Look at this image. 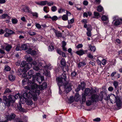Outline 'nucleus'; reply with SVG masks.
Wrapping results in <instances>:
<instances>
[{
	"instance_id": "51",
	"label": "nucleus",
	"mask_w": 122,
	"mask_h": 122,
	"mask_svg": "<svg viewBox=\"0 0 122 122\" xmlns=\"http://www.w3.org/2000/svg\"><path fill=\"white\" fill-rule=\"evenodd\" d=\"M54 4V2L52 1H51L49 2H48L47 1V5L49 6H51L53 5Z\"/></svg>"
},
{
	"instance_id": "60",
	"label": "nucleus",
	"mask_w": 122,
	"mask_h": 122,
	"mask_svg": "<svg viewBox=\"0 0 122 122\" xmlns=\"http://www.w3.org/2000/svg\"><path fill=\"white\" fill-rule=\"evenodd\" d=\"M36 26L38 29H40L41 28V25L38 23L36 24Z\"/></svg>"
},
{
	"instance_id": "7",
	"label": "nucleus",
	"mask_w": 122,
	"mask_h": 122,
	"mask_svg": "<svg viewBox=\"0 0 122 122\" xmlns=\"http://www.w3.org/2000/svg\"><path fill=\"white\" fill-rule=\"evenodd\" d=\"M113 21L112 24L115 26H117L122 24V18H118L117 16H114L113 18Z\"/></svg>"
},
{
	"instance_id": "58",
	"label": "nucleus",
	"mask_w": 122,
	"mask_h": 122,
	"mask_svg": "<svg viewBox=\"0 0 122 122\" xmlns=\"http://www.w3.org/2000/svg\"><path fill=\"white\" fill-rule=\"evenodd\" d=\"M58 19V17L56 16H54L52 17V20L56 21Z\"/></svg>"
},
{
	"instance_id": "57",
	"label": "nucleus",
	"mask_w": 122,
	"mask_h": 122,
	"mask_svg": "<svg viewBox=\"0 0 122 122\" xmlns=\"http://www.w3.org/2000/svg\"><path fill=\"white\" fill-rule=\"evenodd\" d=\"M81 89V85H78L77 88L76 89L75 91L77 92H78Z\"/></svg>"
},
{
	"instance_id": "15",
	"label": "nucleus",
	"mask_w": 122,
	"mask_h": 122,
	"mask_svg": "<svg viewBox=\"0 0 122 122\" xmlns=\"http://www.w3.org/2000/svg\"><path fill=\"white\" fill-rule=\"evenodd\" d=\"M28 54H30L31 55H34L36 54V52L34 51H32L30 48L29 49L26 51Z\"/></svg>"
},
{
	"instance_id": "59",
	"label": "nucleus",
	"mask_w": 122,
	"mask_h": 122,
	"mask_svg": "<svg viewBox=\"0 0 122 122\" xmlns=\"http://www.w3.org/2000/svg\"><path fill=\"white\" fill-rule=\"evenodd\" d=\"M11 91L8 88H7L5 90L4 92V94H5L7 93H9L11 92Z\"/></svg>"
},
{
	"instance_id": "18",
	"label": "nucleus",
	"mask_w": 122,
	"mask_h": 122,
	"mask_svg": "<svg viewBox=\"0 0 122 122\" xmlns=\"http://www.w3.org/2000/svg\"><path fill=\"white\" fill-rule=\"evenodd\" d=\"M25 59H26V61L27 62H31L32 61V58L28 55L25 56Z\"/></svg>"
},
{
	"instance_id": "20",
	"label": "nucleus",
	"mask_w": 122,
	"mask_h": 122,
	"mask_svg": "<svg viewBox=\"0 0 122 122\" xmlns=\"http://www.w3.org/2000/svg\"><path fill=\"white\" fill-rule=\"evenodd\" d=\"M89 48L90 49L89 50H91V51H92L93 52L95 51L96 48L95 46H92L91 45L89 44L88 46Z\"/></svg>"
},
{
	"instance_id": "40",
	"label": "nucleus",
	"mask_w": 122,
	"mask_h": 122,
	"mask_svg": "<svg viewBox=\"0 0 122 122\" xmlns=\"http://www.w3.org/2000/svg\"><path fill=\"white\" fill-rule=\"evenodd\" d=\"M28 34L30 36H33L36 35V33L34 31H30L28 32Z\"/></svg>"
},
{
	"instance_id": "41",
	"label": "nucleus",
	"mask_w": 122,
	"mask_h": 122,
	"mask_svg": "<svg viewBox=\"0 0 122 122\" xmlns=\"http://www.w3.org/2000/svg\"><path fill=\"white\" fill-rule=\"evenodd\" d=\"M65 9L61 8L58 10V12L59 13H62L63 12H65Z\"/></svg>"
},
{
	"instance_id": "53",
	"label": "nucleus",
	"mask_w": 122,
	"mask_h": 122,
	"mask_svg": "<svg viewBox=\"0 0 122 122\" xmlns=\"http://www.w3.org/2000/svg\"><path fill=\"white\" fill-rule=\"evenodd\" d=\"M74 19L73 18H72V19L70 20H68V24H72L74 22Z\"/></svg>"
},
{
	"instance_id": "11",
	"label": "nucleus",
	"mask_w": 122,
	"mask_h": 122,
	"mask_svg": "<svg viewBox=\"0 0 122 122\" xmlns=\"http://www.w3.org/2000/svg\"><path fill=\"white\" fill-rule=\"evenodd\" d=\"M15 116V115L13 113H12L9 115H7V120L8 121H11L14 118Z\"/></svg>"
},
{
	"instance_id": "44",
	"label": "nucleus",
	"mask_w": 122,
	"mask_h": 122,
	"mask_svg": "<svg viewBox=\"0 0 122 122\" xmlns=\"http://www.w3.org/2000/svg\"><path fill=\"white\" fill-rule=\"evenodd\" d=\"M5 71H9L10 70V68L8 66L6 65L5 67Z\"/></svg>"
},
{
	"instance_id": "12",
	"label": "nucleus",
	"mask_w": 122,
	"mask_h": 122,
	"mask_svg": "<svg viewBox=\"0 0 122 122\" xmlns=\"http://www.w3.org/2000/svg\"><path fill=\"white\" fill-rule=\"evenodd\" d=\"M32 66V64L30 63H26L25 67L24 68V71H26L30 69Z\"/></svg>"
},
{
	"instance_id": "61",
	"label": "nucleus",
	"mask_w": 122,
	"mask_h": 122,
	"mask_svg": "<svg viewBox=\"0 0 122 122\" xmlns=\"http://www.w3.org/2000/svg\"><path fill=\"white\" fill-rule=\"evenodd\" d=\"M96 62L98 65L101 66L102 62L101 61H100L98 59L96 60Z\"/></svg>"
},
{
	"instance_id": "63",
	"label": "nucleus",
	"mask_w": 122,
	"mask_h": 122,
	"mask_svg": "<svg viewBox=\"0 0 122 122\" xmlns=\"http://www.w3.org/2000/svg\"><path fill=\"white\" fill-rule=\"evenodd\" d=\"M82 46L83 45L82 44H79L77 46L76 48H79L82 47Z\"/></svg>"
},
{
	"instance_id": "64",
	"label": "nucleus",
	"mask_w": 122,
	"mask_h": 122,
	"mask_svg": "<svg viewBox=\"0 0 122 122\" xmlns=\"http://www.w3.org/2000/svg\"><path fill=\"white\" fill-rule=\"evenodd\" d=\"M108 90L109 91L111 92L113 90V88L112 86H110L108 87Z\"/></svg>"
},
{
	"instance_id": "24",
	"label": "nucleus",
	"mask_w": 122,
	"mask_h": 122,
	"mask_svg": "<svg viewBox=\"0 0 122 122\" xmlns=\"http://www.w3.org/2000/svg\"><path fill=\"white\" fill-rule=\"evenodd\" d=\"M9 78L10 81H13L15 79V77L14 76L11 74L9 75Z\"/></svg>"
},
{
	"instance_id": "1",
	"label": "nucleus",
	"mask_w": 122,
	"mask_h": 122,
	"mask_svg": "<svg viewBox=\"0 0 122 122\" xmlns=\"http://www.w3.org/2000/svg\"><path fill=\"white\" fill-rule=\"evenodd\" d=\"M47 86V84L44 83L42 85L39 86L35 83H32L31 81H28L27 86H25V88L26 89H30L34 92V94L36 97L39 95L40 93V90H42L46 88Z\"/></svg>"
},
{
	"instance_id": "30",
	"label": "nucleus",
	"mask_w": 122,
	"mask_h": 122,
	"mask_svg": "<svg viewBox=\"0 0 122 122\" xmlns=\"http://www.w3.org/2000/svg\"><path fill=\"white\" fill-rule=\"evenodd\" d=\"M6 32H7L8 33H9L10 35L13 34L14 33L13 31L11 30H10L8 29H6L5 30Z\"/></svg>"
},
{
	"instance_id": "46",
	"label": "nucleus",
	"mask_w": 122,
	"mask_h": 122,
	"mask_svg": "<svg viewBox=\"0 0 122 122\" xmlns=\"http://www.w3.org/2000/svg\"><path fill=\"white\" fill-rule=\"evenodd\" d=\"M26 64V62L25 61H22L21 62L20 66L22 67H24Z\"/></svg>"
},
{
	"instance_id": "9",
	"label": "nucleus",
	"mask_w": 122,
	"mask_h": 122,
	"mask_svg": "<svg viewBox=\"0 0 122 122\" xmlns=\"http://www.w3.org/2000/svg\"><path fill=\"white\" fill-rule=\"evenodd\" d=\"M96 91L93 89L90 90L88 88H86L85 89L84 94L85 95L87 96L89 95L90 96H91L92 94H97L96 93Z\"/></svg>"
},
{
	"instance_id": "5",
	"label": "nucleus",
	"mask_w": 122,
	"mask_h": 122,
	"mask_svg": "<svg viewBox=\"0 0 122 122\" xmlns=\"http://www.w3.org/2000/svg\"><path fill=\"white\" fill-rule=\"evenodd\" d=\"M99 96L97 94H92V96L87 99L86 102V105L88 106L91 105L93 102L98 101Z\"/></svg>"
},
{
	"instance_id": "56",
	"label": "nucleus",
	"mask_w": 122,
	"mask_h": 122,
	"mask_svg": "<svg viewBox=\"0 0 122 122\" xmlns=\"http://www.w3.org/2000/svg\"><path fill=\"white\" fill-rule=\"evenodd\" d=\"M20 44H18L16 46V47L15 49V50L17 51H19L20 50Z\"/></svg>"
},
{
	"instance_id": "8",
	"label": "nucleus",
	"mask_w": 122,
	"mask_h": 122,
	"mask_svg": "<svg viewBox=\"0 0 122 122\" xmlns=\"http://www.w3.org/2000/svg\"><path fill=\"white\" fill-rule=\"evenodd\" d=\"M3 100L5 102V104L7 106H9L10 105V103L14 102L15 100L12 99V97L11 96H9L8 99L5 96L3 97Z\"/></svg>"
},
{
	"instance_id": "62",
	"label": "nucleus",
	"mask_w": 122,
	"mask_h": 122,
	"mask_svg": "<svg viewBox=\"0 0 122 122\" xmlns=\"http://www.w3.org/2000/svg\"><path fill=\"white\" fill-rule=\"evenodd\" d=\"M33 16L36 17H38V14L36 12L32 13Z\"/></svg>"
},
{
	"instance_id": "32",
	"label": "nucleus",
	"mask_w": 122,
	"mask_h": 122,
	"mask_svg": "<svg viewBox=\"0 0 122 122\" xmlns=\"http://www.w3.org/2000/svg\"><path fill=\"white\" fill-rule=\"evenodd\" d=\"M18 75H20L23 73L24 72H26V71H24V69H23V70L21 69H20L18 70Z\"/></svg>"
},
{
	"instance_id": "43",
	"label": "nucleus",
	"mask_w": 122,
	"mask_h": 122,
	"mask_svg": "<svg viewBox=\"0 0 122 122\" xmlns=\"http://www.w3.org/2000/svg\"><path fill=\"white\" fill-rule=\"evenodd\" d=\"M113 84L115 88H116L118 86V82L117 81H115L113 82Z\"/></svg>"
},
{
	"instance_id": "35",
	"label": "nucleus",
	"mask_w": 122,
	"mask_h": 122,
	"mask_svg": "<svg viewBox=\"0 0 122 122\" xmlns=\"http://www.w3.org/2000/svg\"><path fill=\"white\" fill-rule=\"evenodd\" d=\"M103 10V7L101 5H99L97 7V10L99 12H101Z\"/></svg>"
},
{
	"instance_id": "50",
	"label": "nucleus",
	"mask_w": 122,
	"mask_h": 122,
	"mask_svg": "<svg viewBox=\"0 0 122 122\" xmlns=\"http://www.w3.org/2000/svg\"><path fill=\"white\" fill-rule=\"evenodd\" d=\"M33 69L36 71H38L40 69V67L36 66H35L33 67Z\"/></svg>"
},
{
	"instance_id": "17",
	"label": "nucleus",
	"mask_w": 122,
	"mask_h": 122,
	"mask_svg": "<svg viewBox=\"0 0 122 122\" xmlns=\"http://www.w3.org/2000/svg\"><path fill=\"white\" fill-rule=\"evenodd\" d=\"M21 7L23 8V11L25 12H28L29 11V9L28 6L23 5Z\"/></svg>"
},
{
	"instance_id": "33",
	"label": "nucleus",
	"mask_w": 122,
	"mask_h": 122,
	"mask_svg": "<svg viewBox=\"0 0 122 122\" xmlns=\"http://www.w3.org/2000/svg\"><path fill=\"white\" fill-rule=\"evenodd\" d=\"M18 108L20 111L21 112L24 111V110L22 108L20 103L19 105L18 106Z\"/></svg>"
},
{
	"instance_id": "48",
	"label": "nucleus",
	"mask_w": 122,
	"mask_h": 122,
	"mask_svg": "<svg viewBox=\"0 0 122 122\" xmlns=\"http://www.w3.org/2000/svg\"><path fill=\"white\" fill-rule=\"evenodd\" d=\"M47 1H41V5H45L47 4Z\"/></svg>"
},
{
	"instance_id": "54",
	"label": "nucleus",
	"mask_w": 122,
	"mask_h": 122,
	"mask_svg": "<svg viewBox=\"0 0 122 122\" xmlns=\"http://www.w3.org/2000/svg\"><path fill=\"white\" fill-rule=\"evenodd\" d=\"M8 16V15L7 14H4L2 15L1 17H0L1 18L4 19Z\"/></svg>"
},
{
	"instance_id": "47",
	"label": "nucleus",
	"mask_w": 122,
	"mask_h": 122,
	"mask_svg": "<svg viewBox=\"0 0 122 122\" xmlns=\"http://www.w3.org/2000/svg\"><path fill=\"white\" fill-rule=\"evenodd\" d=\"M1 49H0V53L2 54H4L5 52L3 49H4V47L3 46H1Z\"/></svg>"
},
{
	"instance_id": "22",
	"label": "nucleus",
	"mask_w": 122,
	"mask_h": 122,
	"mask_svg": "<svg viewBox=\"0 0 122 122\" xmlns=\"http://www.w3.org/2000/svg\"><path fill=\"white\" fill-rule=\"evenodd\" d=\"M86 65V63L85 61L79 62L78 64V67H79L83 66Z\"/></svg>"
},
{
	"instance_id": "2",
	"label": "nucleus",
	"mask_w": 122,
	"mask_h": 122,
	"mask_svg": "<svg viewBox=\"0 0 122 122\" xmlns=\"http://www.w3.org/2000/svg\"><path fill=\"white\" fill-rule=\"evenodd\" d=\"M28 91L27 92H25L24 93L23 95V98H20V103L22 104L26 102V99L27 97H33V100L35 101H36L37 99V97L34 94V92H32L30 90L27 89Z\"/></svg>"
},
{
	"instance_id": "31",
	"label": "nucleus",
	"mask_w": 122,
	"mask_h": 122,
	"mask_svg": "<svg viewBox=\"0 0 122 122\" xmlns=\"http://www.w3.org/2000/svg\"><path fill=\"white\" fill-rule=\"evenodd\" d=\"M62 19L63 20L66 21L68 19V17L67 15H64L62 16Z\"/></svg>"
},
{
	"instance_id": "28",
	"label": "nucleus",
	"mask_w": 122,
	"mask_h": 122,
	"mask_svg": "<svg viewBox=\"0 0 122 122\" xmlns=\"http://www.w3.org/2000/svg\"><path fill=\"white\" fill-rule=\"evenodd\" d=\"M12 48L11 46L10 45H8L6 46L5 48V50L7 51H9Z\"/></svg>"
},
{
	"instance_id": "34",
	"label": "nucleus",
	"mask_w": 122,
	"mask_h": 122,
	"mask_svg": "<svg viewBox=\"0 0 122 122\" xmlns=\"http://www.w3.org/2000/svg\"><path fill=\"white\" fill-rule=\"evenodd\" d=\"M74 100L73 97L71 96L70 97V98L68 100V101L70 103H71L73 102Z\"/></svg>"
},
{
	"instance_id": "14",
	"label": "nucleus",
	"mask_w": 122,
	"mask_h": 122,
	"mask_svg": "<svg viewBox=\"0 0 122 122\" xmlns=\"http://www.w3.org/2000/svg\"><path fill=\"white\" fill-rule=\"evenodd\" d=\"M87 51V50L84 51L83 50H81L76 51V53L79 56H81L85 54V53H86Z\"/></svg>"
},
{
	"instance_id": "10",
	"label": "nucleus",
	"mask_w": 122,
	"mask_h": 122,
	"mask_svg": "<svg viewBox=\"0 0 122 122\" xmlns=\"http://www.w3.org/2000/svg\"><path fill=\"white\" fill-rule=\"evenodd\" d=\"M62 78L60 77H57L56 78V80L57 84L59 87V93L60 94H62V92L60 89V86L63 85V84L62 81Z\"/></svg>"
},
{
	"instance_id": "29",
	"label": "nucleus",
	"mask_w": 122,
	"mask_h": 122,
	"mask_svg": "<svg viewBox=\"0 0 122 122\" xmlns=\"http://www.w3.org/2000/svg\"><path fill=\"white\" fill-rule=\"evenodd\" d=\"M61 64L63 66H65L66 65L65 59H62L61 61Z\"/></svg>"
},
{
	"instance_id": "6",
	"label": "nucleus",
	"mask_w": 122,
	"mask_h": 122,
	"mask_svg": "<svg viewBox=\"0 0 122 122\" xmlns=\"http://www.w3.org/2000/svg\"><path fill=\"white\" fill-rule=\"evenodd\" d=\"M32 79V81H31L32 83H34L35 80H36L39 84H40L44 80V77L43 76H41L39 73H36V75L33 76Z\"/></svg>"
},
{
	"instance_id": "27",
	"label": "nucleus",
	"mask_w": 122,
	"mask_h": 122,
	"mask_svg": "<svg viewBox=\"0 0 122 122\" xmlns=\"http://www.w3.org/2000/svg\"><path fill=\"white\" fill-rule=\"evenodd\" d=\"M87 31L86 32V34L87 36L89 37H90L91 36L92 34L91 32V31L90 30V29H89V28H87Z\"/></svg>"
},
{
	"instance_id": "37",
	"label": "nucleus",
	"mask_w": 122,
	"mask_h": 122,
	"mask_svg": "<svg viewBox=\"0 0 122 122\" xmlns=\"http://www.w3.org/2000/svg\"><path fill=\"white\" fill-rule=\"evenodd\" d=\"M43 10L45 12L47 13L49 11V8L47 6H45L43 8Z\"/></svg>"
},
{
	"instance_id": "36",
	"label": "nucleus",
	"mask_w": 122,
	"mask_h": 122,
	"mask_svg": "<svg viewBox=\"0 0 122 122\" xmlns=\"http://www.w3.org/2000/svg\"><path fill=\"white\" fill-rule=\"evenodd\" d=\"M81 89L83 90L85 87V84L84 82H82L81 83Z\"/></svg>"
},
{
	"instance_id": "49",
	"label": "nucleus",
	"mask_w": 122,
	"mask_h": 122,
	"mask_svg": "<svg viewBox=\"0 0 122 122\" xmlns=\"http://www.w3.org/2000/svg\"><path fill=\"white\" fill-rule=\"evenodd\" d=\"M12 23L13 24H15L17 23L18 20L16 19H12Z\"/></svg>"
},
{
	"instance_id": "42",
	"label": "nucleus",
	"mask_w": 122,
	"mask_h": 122,
	"mask_svg": "<svg viewBox=\"0 0 122 122\" xmlns=\"http://www.w3.org/2000/svg\"><path fill=\"white\" fill-rule=\"evenodd\" d=\"M82 100L83 102H85L86 101V95H85L84 94H82Z\"/></svg>"
},
{
	"instance_id": "4",
	"label": "nucleus",
	"mask_w": 122,
	"mask_h": 122,
	"mask_svg": "<svg viewBox=\"0 0 122 122\" xmlns=\"http://www.w3.org/2000/svg\"><path fill=\"white\" fill-rule=\"evenodd\" d=\"M60 77L63 79L62 81L63 84V85L65 86L64 91L66 93H68L71 90V85L66 81V75L65 74H63Z\"/></svg>"
},
{
	"instance_id": "45",
	"label": "nucleus",
	"mask_w": 122,
	"mask_h": 122,
	"mask_svg": "<svg viewBox=\"0 0 122 122\" xmlns=\"http://www.w3.org/2000/svg\"><path fill=\"white\" fill-rule=\"evenodd\" d=\"M51 10L53 12H55L57 10V8L56 6H53L51 7Z\"/></svg>"
},
{
	"instance_id": "19",
	"label": "nucleus",
	"mask_w": 122,
	"mask_h": 122,
	"mask_svg": "<svg viewBox=\"0 0 122 122\" xmlns=\"http://www.w3.org/2000/svg\"><path fill=\"white\" fill-rule=\"evenodd\" d=\"M44 68H45V71L44 70V73H45L46 71H46V69H51L52 68V66H51L50 65H46L45 66H44Z\"/></svg>"
},
{
	"instance_id": "25",
	"label": "nucleus",
	"mask_w": 122,
	"mask_h": 122,
	"mask_svg": "<svg viewBox=\"0 0 122 122\" xmlns=\"http://www.w3.org/2000/svg\"><path fill=\"white\" fill-rule=\"evenodd\" d=\"M33 74V71L32 70H30L29 71L28 73V75L29 76V77L30 79L32 75Z\"/></svg>"
},
{
	"instance_id": "39",
	"label": "nucleus",
	"mask_w": 122,
	"mask_h": 122,
	"mask_svg": "<svg viewBox=\"0 0 122 122\" xmlns=\"http://www.w3.org/2000/svg\"><path fill=\"white\" fill-rule=\"evenodd\" d=\"M48 50L49 51H53L54 49V47L53 46L51 45L50 46H49L48 47Z\"/></svg>"
},
{
	"instance_id": "26",
	"label": "nucleus",
	"mask_w": 122,
	"mask_h": 122,
	"mask_svg": "<svg viewBox=\"0 0 122 122\" xmlns=\"http://www.w3.org/2000/svg\"><path fill=\"white\" fill-rule=\"evenodd\" d=\"M79 95L78 93H76L74 97V99L76 101H77L79 99Z\"/></svg>"
},
{
	"instance_id": "38",
	"label": "nucleus",
	"mask_w": 122,
	"mask_h": 122,
	"mask_svg": "<svg viewBox=\"0 0 122 122\" xmlns=\"http://www.w3.org/2000/svg\"><path fill=\"white\" fill-rule=\"evenodd\" d=\"M20 94L19 93H18L16 94L14 96H12L11 97H12V99L13 98H15V99H17L19 98L20 97Z\"/></svg>"
},
{
	"instance_id": "13",
	"label": "nucleus",
	"mask_w": 122,
	"mask_h": 122,
	"mask_svg": "<svg viewBox=\"0 0 122 122\" xmlns=\"http://www.w3.org/2000/svg\"><path fill=\"white\" fill-rule=\"evenodd\" d=\"M33 99V97H27L26 100V104L28 105H31L33 103V102L31 100V99Z\"/></svg>"
},
{
	"instance_id": "21",
	"label": "nucleus",
	"mask_w": 122,
	"mask_h": 122,
	"mask_svg": "<svg viewBox=\"0 0 122 122\" xmlns=\"http://www.w3.org/2000/svg\"><path fill=\"white\" fill-rule=\"evenodd\" d=\"M28 48V46L26 44H23L21 45L20 48L22 50H26Z\"/></svg>"
},
{
	"instance_id": "16",
	"label": "nucleus",
	"mask_w": 122,
	"mask_h": 122,
	"mask_svg": "<svg viewBox=\"0 0 122 122\" xmlns=\"http://www.w3.org/2000/svg\"><path fill=\"white\" fill-rule=\"evenodd\" d=\"M53 30L56 36L57 37H61L62 36V35L61 33L57 30L54 29H53Z\"/></svg>"
},
{
	"instance_id": "3",
	"label": "nucleus",
	"mask_w": 122,
	"mask_h": 122,
	"mask_svg": "<svg viewBox=\"0 0 122 122\" xmlns=\"http://www.w3.org/2000/svg\"><path fill=\"white\" fill-rule=\"evenodd\" d=\"M109 98L111 103H113L116 102L118 107H119L121 106V100L118 97L116 96L114 94H111L109 95Z\"/></svg>"
},
{
	"instance_id": "23",
	"label": "nucleus",
	"mask_w": 122,
	"mask_h": 122,
	"mask_svg": "<svg viewBox=\"0 0 122 122\" xmlns=\"http://www.w3.org/2000/svg\"><path fill=\"white\" fill-rule=\"evenodd\" d=\"M102 19L103 21H108V18L107 15H103L102 17Z\"/></svg>"
},
{
	"instance_id": "52",
	"label": "nucleus",
	"mask_w": 122,
	"mask_h": 122,
	"mask_svg": "<svg viewBox=\"0 0 122 122\" xmlns=\"http://www.w3.org/2000/svg\"><path fill=\"white\" fill-rule=\"evenodd\" d=\"M106 60L105 59H103L102 61V64L103 65H105L107 63Z\"/></svg>"
},
{
	"instance_id": "55",
	"label": "nucleus",
	"mask_w": 122,
	"mask_h": 122,
	"mask_svg": "<svg viewBox=\"0 0 122 122\" xmlns=\"http://www.w3.org/2000/svg\"><path fill=\"white\" fill-rule=\"evenodd\" d=\"M57 52L60 55H61L62 52V51L59 49H57L56 50Z\"/></svg>"
}]
</instances>
